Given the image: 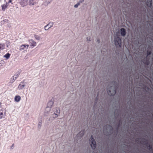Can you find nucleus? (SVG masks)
Wrapping results in <instances>:
<instances>
[{
  "instance_id": "obj_1",
  "label": "nucleus",
  "mask_w": 153,
  "mask_h": 153,
  "mask_svg": "<svg viewBox=\"0 0 153 153\" xmlns=\"http://www.w3.org/2000/svg\"><path fill=\"white\" fill-rule=\"evenodd\" d=\"M115 45L117 47H121V40L118 36L115 37L114 38Z\"/></svg>"
},
{
  "instance_id": "obj_2",
  "label": "nucleus",
  "mask_w": 153,
  "mask_h": 153,
  "mask_svg": "<svg viewBox=\"0 0 153 153\" xmlns=\"http://www.w3.org/2000/svg\"><path fill=\"white\" fill-rule=\"evenodd\" d=\"M113 87L112 86H111L110 88H109V86L107 87V92L108 94L110 96L114 95L116 92V90L115 87H113V89L111 90L112 88Z\"/></svg>"
},
{
  "instance_id": "obj_3",
  "label": "nucleus",
  "mask_w": 153,
  "mask_h": 153,
  "mask_svg": "<svg viewBox=\"0 0 153 153\" xmlns=\"http://www.w3.org/2000/svg\"><path fill=\"white\" fill-rule=\"evenodd\" d=\"M89 141L90 143V144L91 147L93 149H94L96 147V142L94 139L93 138V136L92 135L91 136Z\"/></svg>"
},
{
  "instance_id": "obj_4",
  "label": "nucleus",
  "mask_w": 153,
  "mask_h": 153,
  "mask_svg": "<svg viewBox=\"0 0 153 153\" xmlns=\"http://www.w3.org/2000/svg\"><path fill=\"white\" fill-rule=\"evenodd\" d=\"M53 104V102L52 101H51L48 102L47 104V106L46 107L45 110V111H46L47 113H48V110H49L50 111L51 110V108Z\"/></svg>"
},
{
  "instance_id": "obj_5",
  "label": "nucleus",
  "mask_w": 153,
  "mask_h": 153,
  "mask_svg": "<svg viewBox=\"0 0 153 153\" xmlns=\"http://www.w3.org/2000/svg\"><path fill=\"white\" fill-rule=\"evenodd\" d=\"M28 45H22L20 47L19 50L22 51L24 50L25 48L27 49L29 47Z\"/></svg>"
},
{
  "instance_id": "obj_6",
  "label": "nucleus",
  "mask_w": 153,
  "mask_h": 153,
  "mask_svg": "<svg viewBox=\"0 0 153 153\" xmlns=\"http://www.w3.org/2000/svg\"><path fill=\"white\" fill-rule=\"evenodd\" d=\"M29 0H21L20 2V4L23 6L26 5Z\"/></svg>"
},
{
  "instance_id": "obj_7",
  "label": "nucleus",
  "mask_w": 153,
  "mask_h": 153,
  "mask_svg": "<svg viewBox=\"0 0 153 153\" xmlns=\"http://www.w3.org/2000/svg\"><path fill=\"white\" fill-rule=\"evenodd\" d=\"M120 34L123 36H125L126 33V30L124 28H122L120 30Z\"/></svg>"
},
{
  "instance_id": "obj_8",
  "label": "nucleus",
  "mask_w": 153,
  "mask_h": 153,
  "mask_svg": "<svg viewBox=\"0 0 153 153\" xmlns=\"http://www.w3.org/2000/svg\"><path fill=\"white\" fill-rule=\"evenodd\" d=\"M8 5L6 3L5 4H4L1 5L2 10L3 11H5L6 9L7 8Z\"/></svg>"
},
{
  "instance_id": "obj_9",
  "label": "nucleus",
  "mask_w": 153,
  "mask_h": 153,
  "mask_svg": "<svg viewBox=\"0 0 153 153\" xmlns=\"http://www.w3.org/2000/svg\"><path fill=\"white\" fill-rule=\"evenodd\" d=\"M29 42L31 44L30 46L33 47L35 46L36 45V43L35 42L33 41V39H30V40Z\"/></svg>"
},
{
  "instance_id": "obj_10",
  "label": "nucleus",
  "mask_w": 153,
  "mask_h": 153,
  "mask_svg": "<svg viewBox=\"0 0 153 153\" xmlns=\"http://www.w3.org/2000/svg\"><path fill=\"white\" fill-rule=\"evenodd\" d=\"M5 45L4 43H0V53L1 51L5 49Z\"/></svg>"
},
{
  "instance_id": "obj_11",
  "label": "nucleus",
  "mask_w": 153,
  "mask_h": 153,
  "mask_svg": "<svg viewBox=\"0 0 153 153\" xmlns=\"http://www.w3.org/2000/svg\"><path fill=\"white\" fill-rule=\"evenodd\" d=\"M84 130H83L80 131L77 135V137H82L84 134Z\"/></svg>"
},
{
  "instance_id": "obj_12",
  "label": "nucleus",
  "mask_w": 153,
  "mask_h": 153,
  "mask_svg": "<svg viewBox=\"0 0 153 153\" xmlns=\"http://www.w3.org/2000/svg\"><path fill=\"white\" fill-rule=\"evenodd\" d=\"M146 4L147 6L151 7L152 6V0H147Z\"/></svg>"
},
{
  "instance_id": "obj_13",
  "label": "nucleus",
  "mask_w": 153,
  "mask_h": 153,
  "mask_svg": "<svg viewBox=\"0 0 153 153\" xmlns=\"http://www.w3.org/2000/svg\"><path fill=\"white\" fill-rule=\"evenodd\" d=\"M141 143L146 146L148 143L147 140L143 139L141 140Z\"/></svg>"
},
{
  "instance_id": "obj_14",
  "label": "nucleus",
  "mask_w": 153,
  "mask_h": 153,
  "mask_svg": "<svg viewBox=\"0 0 153 153\" xmlns=\"http://www.w3.org/2000/svg\"><path fill=\"white\" fill-rule=\"evenodd\" d=\"M50 24V23H49L46 26H45V27H44V28H45V30H48L49 28H50L51 26H52L53 25V24L52 23L51 24V25H49Z\"/></svg>"
},
{
  "instance_id": "obj_15",
  "label": "nucleus",
  "mask_w": 153,
  "mask_h": 153,
  "mask_svg": "<svg viewBox=\"0 0 153 153\" xmlns=\"http://www.w3.org/2000/svg\"><path fill=\"white\" fill-rule=\"evenodd\" d=\"M21 100V97L19 96H16L15 98V100L16 101L18 102Z\"/></svg>"
},
{
  "instance_id": "obj_16",
  "label": "nucleus",
  "mask_w": 153,
  "mask_h": 153,
  "mask_svg": "<svg viewBox=\"0 0 153 153\" xmlns=\"http://www.w3.org/2000/svg\"><path fill=\"white\" fill-rule=\"evenodd\" d=\"M144 64L146 65H148L149 63V59H148L147 58L146 59V61H144L143 62Z\"/></svg>"
},
{
  "instance_id": "obj_17",
  "label": "nucleus",
  "mask_w": 153,
  "mask_h": 153,
  "mask_svg": "<svg viewBox=\"0 0 153 153\" xmlns=\"http://www.w3.org/2000/svg\"><path fill=\"white\" fill-rule=\"evenodd\" d=\"M84 1V0H81L80 1L79 3L75 4L74 7L75 8H77L78 7V6L79 5L80 3H82Z\"/></svg>"
},
{
  "instance_id": "obj_18",
  "label": "nucleus",
  "mask_w": 153,
  "mask_h": 153,
  "mask_svg": "<svg viewBox=\"0 0 153 153\" xmlns=\"http://www.w3.org/2000/svg\"><path fill=\"white\" fill-rule=\"evenodd\" d=\"M10 53H7L4 56V57L6 58L7 59H8L10 57Z\"/></svg>"
},
{
  "instance_id": "obj_19",
  "label": "nucleus",
  "mask_w": 153,
  "mask_h": 153,
  "mask_svg": "<svg viewBox=\"0 0 153 153\" xmlns=\"http://www.w3.org/2000/svg\"><path fill=\"white\" fill-rule=\"evenodd\" d=\"M147 149L149 150L152 149V147L151 145L149 144V143L146 146Z\"/></svg>"
},
{
  "instance_id": "obj_20",
  "label": "nucleus",
  "mask_w": 153,
  "mask_h": 153,
  "mask_svg": "<svg viewBox=\"0 0 153 153\" xmlns=\"http://www.w3.org/2000/svg\"><path fill=\"white\" fill-rule=\"evenodd\" d=\"M136 142L137 143H141V140L140 141V139L139 138H136Z\"/></svg>"
},
{
  "instance_id": "obj_21",
  "label": "nucleus",
  "mask_w": 153,
  "mask_h": 153,
  "mask_svg": "<svg viewBox=\"0 0 153 153\" xmlns=\"http://www.w3.org/2000/svg\"><path fill=\"white\" fill-rule=\"evenodd\" d=\"M56 111H55V112L56 113V114H59L60 112V110L59 108H56Z\"/></svg>"
},
{
  "instance_id": "obj_22",
  "label": "nucleus",
  "mask_w": 153,
  "mask_h": 153,
  "mask_svg": "<svg viewBox=\"0 0 153 153\" xmlns=\"http://www.w3.org/2000/svg\"><path fill=\"white\" fill-rule=\"evenodd\" d=\"M25 85H21V84H20L18 86V87L20 89H22L24 87Z\"/></svg>"
},
{
  "instance_id": "obj_23",
  "label": "nucleus",
  "mask_w": 153,
  "mask_h": 153,
  "mask_svg": "<svg viewBox=\"0 0 153 153\" xmlns=\"http://www.w3.org/2000/svg\"><path fill=\"white\" fill-rule=\"evenodd\" d=\"M4 116V114H3V113L2 112H0V118H2Z\"/></svg>"
},
{
  "instance_id": "obj_24",
  "label": "nucleus",
  "mask_w": 153,
  "mask_h": 153,
  "mask_svg": "<svg viewBox=\"0 0 153 153\" xmlns=\"http://www.w3.org/2000/svg\"><path fill=\"white\" fill-rule=\"evenodd\" d=\"M147 57L149 55L151 54V51H147Z\"/></svg>"
},
{
  "instance_id": "obj_25",
  "label": "nucleus",
  "mask_w": 153,
  "mask_h": 153,
  "mask_svg": "<svg viewBox=\"0 0 153 153\" xmlns=\"http://www.w3.org/2000/svg\"><path fill=\"white\" fill-rule=\"evenodd\" d=\"M108 127H110L112 128V127L110 126L109 125H106L105 126L103 127V131L104 130V129L105 128H107Z\"/></svg>"
},
{
  "instance_id": "obj_26",
  "label": "nucleus",
  "mask_w": 153,
  "mask_h": 153,
  "mask_svg": "<svg viewBox=\"0 0 153 153\" xmlns=\"http://www.w3.org/2000/svg\"><path fill=\"white\" fill-rule=\"evenodd\" d=\"M58 114H57L54 113L53 114V117L54 118L57 117H58Z\"/></svg>"
},
{
  "instance_id": "obj_27",
  "label": "nucleus",
  "mask_w": 153,
  "mask_h": 153,
  "mask_svg": "<svg viewBox=\"0 0 153 153\" xmlns=\"http://www.w3.org/2000/svg\"><path fill=\"white\" fill-rule=\"evenodd\" d=\"M35 38L37 40H39L40 39V37L37 35H35Z\"/></svg>"
},
{
  "instance_id": "obj_28",
  "label": "nucleus",
  "mask_w": 153,
  "mask_h": 153,
  "mask_svg": "<svg viewBox=\"0 0 153 153\" xmlns=\"http://www.w3.org/2000/svg\"><path fill=\"white\" fill-rule=\"evenodd\" d=\"M12 0H9V1L7 2H6V3L8 5V4L10 3H11V4H12L13 3L12 2Z\"/></svg>"
},
{
  "instance_id": "obj_29",
  "label": "nucleus",
  "mask_w": 153,
  "mask_h": 153,
  "mask_svg": "<svg viewBox=\"0 0 153 153\" xmlns=\"http://www.w3.org/2000/svg\"><path fill=\"white\" fill-rule=\"evenodd\" d=\"M42 123L39 122L38 124V127H40L41 126Z\"/></svg>"
},
{
  "instance_id": "obj_30",
  "label": "nucleus",
  "mask_w": 153,
  "mask_h": 153,
  "mask_svg": "<svg viewBox=\"0 0 153 153\" xmlns=\"http://www.w3.org/2000/svg\"><path fill=\"white\" fill-rule=\"evenodd\" d=\"M14 144H12V145L11 146V148L13 149L14 147Z\"/></svg>"
},
{
  "instance_id": "obj_31",
  "label": "nucleus",
  "mask_w": 153,
  "mask_h": 153,
  "mask_svg": "<svg viewBox=\"0 0 153 153\" xmlns=\"http://www.w3.org/2000/svg\"><path fill=\"white\" fill-rule=\"evenodd\" d=\"M87 40H89V41H91V40H90V38L89 37H87Z\"/></svg>"
},
{
  "instance_id": "obj_32",
  "label": "nucleus",
  "mask_w": 153,
  "mask_h": 153,
  "mask_svg": "<svg viewBox=\"0 0 153 153\" xmlns=\"http://www.w3.org/2000/svg\"><path fill=\"white\" fill-rule=\"evenodd\" d=\"M99 40H97V41H98V42H99Z\"/></svg>"
}]
</instances>
